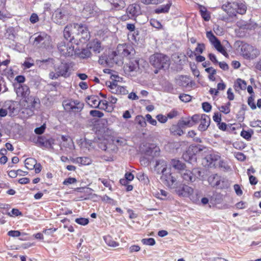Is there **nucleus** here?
I'll return each mask as SVG.
<instances>
[{
	"instance_id": "58836bf2",
	"label": "nucleus",
	"mask_w": 261,
	"mask_h": 261,
	"mask_svg": "<svg viewBox=\"0 0 261 261\" xmlns=\"http://www.w3.org/2000/svg\"><path fill=\"white\" fill-rule=\"evenodd\" d=\"M171 5V4L170 3H169L165 5H162L160 7L156 9L155 12L157 14L167 13L169 11Z\"/></svg>"
},
{
	"instance_id": "052dcab7",
	"label": "nucleus",
	"mask_w": 261,
	"mask_h": 261,
	"mask_svg": "<svg viewBox=\"0 0 261 261\" xmlns=\"http://www.w3.org/2000/svg\"><path fill=\"white\" fill-rule=\"evenodd\" d=\"M101 199L102 201H105L110 204H115V203L116 202L115 201H114L113 199L109 197L107 195H103Z\"/></svg>"
},
{
	"instance_id": "423d86ee",
	"label": "nucleus",
	"mask_w": 261,
	"mask_h": 261,
	"mask_svg": "<svg viewBox=\"0 0 261 261\" xmlns=\"http://www.w3.org/2000/svg\"><path fill=\"white\" fill-rule=\"evenodd\" d=\"M69 65L67 63H61L58 66H55V71L49 74V77L52 80L57 79L60 76L67 77L69 76Z\"/></svg>"
},
{
	"instance_id": "49530a36",
	"label": "nucleus",
	"mask_w": 261,
	"mask_h": 261,
	"mask_svg": "<svg viewBox=\"0 0 261 261\" xmlns=\"http://www.w3.org/2000/svg\"><path fill=\"white\" fill-rule=\"evenodd\" d=\"M247 103L252 110H254L256 109V106L254 102V98L252 95L248 97Z\"/></svg>"
},
{
	"instance_id": "680f3d73",
	"label": "nucleus",
	"mask_w": 261,
	"mask_h": 261,
	"mask_svg": "<svg viewBox=\"0 0 261 261\" xmlns=\"http://www.w3.org/2000/svg\"><path fill=\"white\" fill-rule=\"evenodd\" d=\"M76 182V178L74 177H69L64 180L63 184L65 185H68L70 184H74Z\"/></svg>"
},
{
	"instance_id": "0eeeda50",
	"label": "nucleus",
	"mask_w": 261,
	"mask_h": 261,
	"mask_svg": "<svg viewBox=\"0 0 261 261\" xmlns=\"http://www.w3.org/2000/svg\"><path fill=\"white\" fill-rule=\"evenodd\" d=\"M180 174L186 182H193L196 178L201 176V172L199 168H194L192 171L185 169L180 172Z\"/></svg>"
},
{
	"instance_id": "a18cd8bd",
	"label": "nucleus",
	"mask_w": 261,
	"mask_h": 261,
	"mask_svg": "<svg viewBox=\"0 0 261 261\" xmlns=\"http://www.w3.org/2000/svg\"><path fill=\"white\" fill-rule=\"evenodd\" d=\"M136 176L140 181L145 182L147 180H148L147 175L143 172L138 173Z\"/></svg>"
},
{
	"instance_id": "9d476101",
	"label": "nucleus",
	"mask_w": 261,
	"mask_h": 261,
	"mask_svg": "<svg viewBox=\"0 0 261 261\" xmlns=\"http://www.w3.org/2000/svg\"><path fill=\"white\" fill-rule=\"evenodd\" d=\"M76 36V39L81 40L83 39L85 41L88 40L90 38L89 31L87 27L85 24L82 23H74Z\"/></svg>"
},
{
	"instance_id": "69168bd1",
	"label": "nucleus",
	"mask_w": 261,
	"mask_h": 261,
	"mask_svg": "<svg viewBox=\"0 0 261 261\" xmlns=\"http://www.w3.org/2000/svg\"><path fill=\"white\" fill-rule=\"evenodd\" d=\"M150 24L152 27L157 29H160L162 27L161 23L155 19H151Z\"/></svg>"
},
{
	"instance_id": "774afa93",
	"label": "nucleus",
	"mask_w": 261,
	"mask_h": 261,
	"mask_svg": "<svg viewBox=\"0 0 261 261\" xmlns=\"http://www.w3.org/2000/svg\"><path fill=\"white\" fill-rule=\"evenodd\" d=\"M93 143H94V142L91 140H85V145L86 148H88V150H90V149L94 148Z\"/></svg>"
},
{
	"instance_id": "393cba45",
	"label": "nucleus",
	"mask_w": 261,
	"mask_h": 261,
	"mask_svg": "<svg viewBox=\"0 0 261 261\" xmlns=\"http://www.w3.org/2000/svg\"><path fill=\"white\" fill-rule=\"evenodd\" d=\"M108 1L112 6V9L115 10H121L125 6V0H109Z\"/></svg>"
},
{
	"instance_id": "39448f33",
	"label": "nucleus",
	"mask_w": 261,
	"mask_h": 261,
	"mask_svg": "<svg viewBox=\"0 0 261 261\" xmlns=\"http://www.w3.org/2000/svg\"><path fill=\"white\" fill-rule=\"evenodd\" d=\"M31 39H33V45L38 48H47L50 43V36L45 33L34 34Z\"/></svg>"
},
{
	"instance_id": "f257e3e1",
	"label": "nucleus",
	"mask_w": 261,
	"mask_h": 261,
	"mask_svg": "<svg viewBox=\"0 0 261 261\" xmlns=\"http://www.w3.org/2000/svg\"><path fill=\"white\" fill-rule=\"evenodd\" d=\"M221 8L230 17L236 16L237 14H244L247 10L245 3L238 2H228L222 5Z\"/></svg>"
},
{
	"instance_id": "5701e85b",
	"label": "nucleus",
	"mask_w": 261,
	"mask_h": 261,
	"mask_svg": "<svg viewBox=\"0 0 261 261\" xmlns=\"http://www.w3.org/2000/svg\"><path fill=\"white\" fill-rule=\"evenodd\" d=\"M132 48V46L126 44H119L117 47V51L123 57H127L130 55Z\"/></svg>"
},
{
	"instance_id": "79ce46f5",
	"label": "nucleus",
	"mask_w": 261,
	"mask_h": 261,
	"mask_svg": "<svg viewBox=\"0 0 261 261\" xmlns=\"http://www.w3.org/2000/svg\"><path fill=\"white\" fill-rule=\"evenodd\" d=\"M104 240L106 244L111 247H117L118 246V243L112 239V238L108 236L104 237Z\"/></svg>"
},
{
	"instance_id": "4c0bfd02",
	"label": "nucleus",
	"mask_w": 261,
	"mask_h": 261,
	"mask_svg": "<svg viewBox=\"0 0 261 261\" xmlns=\"http://www.w3.org/2000/svg\"><path fill=\"white\" fill-rule=\"evenodd\" d=\"M160 153V149L159 147L155 146L153 148H149V150L146 152V154L152 156L153 158L159 156Z\"/></svg>"
},
{
	"instance_id": "aec40b11",
	"label": "nucleus",
	"mask_w": 261,
	"mask_h": 261,
	"mask_svg": "<svg viewBox=\"0 0 261 261\" xmlns=\"http://www.w3.org/2000/svg\"><path fill=\"white\" fill-rule=\"evenodd\" d=\"M167 162L164 159H158L155 161V164L154 166V170L158 174L167 171Z\"/></svg>"
},
{
	"instance_id": "2eb2a0df",
	"label": "nucleus",
	"mask_w": 261,
	"mask_h": 261,
	"mask_svg": "<svg viewBox=\"0 0 261 261\" xmlns=\"http://www.w3.org/2000/svg\"><path fill=\"white\" fill-rule=\"evenodd\" d=\"M15 89L17 96L20 97L22 99H24L27 101L26 99L30 93L29 87L25 85L18 84V87L17 86L15 87Z\"/></svg>"
},
{
	"instance_id": "e2e57ef3",
	"label": "nucleus",
	"mask_w": 261,
	"mask_h": 261,
	"mask_svg": "<svg viewBox=\"0 0 261 261\" xmlns=\"http://www.w3.org/2000/svg\"><path fill=\"white\" fill-rule=\"evenodd\" d=\"M146 120L150 123L151 125L155 126L157 124L156 120L153 119L150 114H147L146 115Z\"/></svg>"
},
{
	"instance_id": "37998d69",
	"label": "nucleus",
	"mask_w": 261,
	"mask_h": 261,
	"mask_svg": "<svg viewBox=\"0 0 261 261\" xmlns=\"http://www.w3.org/2000/svg\"><path fill=\"white\" fill-rule=\"evenodd\" d=\"M141 2L145 5H157L162 3L164 0H140Z\"/></svg>"
},
{
	"instance_id": "f03ea898",
	"label": "nucleus",
	"mask_w": 261,
	"mask_h": 261,
	"mask_svg": "<svg viewBox=\"0 0 261 261\" xmlns=\"http://www.w3.org/2000/svg\"><path fill=\"white\" fill-rule=\"evenodd\" d=\"M236 46L240 50L241 55L246 59L253 60L259 56V50L250 44L243 41H237Z\"/></svg>"
},
{
	"instance_id": "13d9d810",
	"label": "nucleus",
	"mask_w": 261,
	"mask_h": 261,
	"mask_svg": "<svg viewBox=\"0 0 261 261\" xmlns=\"http://www.w3.org/2000/svg\"><path fill=\"white\" fill-rule=\"evenodd\" d=\"M190 118L192 120V122L193 123V125H194L199 122H200L201 120V115L195 114Z\"/></svg>"
},
{
	"instance_id": "bf43d9fd",
	"label": "nucleus",
	"mask_w": 261,
	"mask_h": 261,
	"mask_svg": "<svg viewBox=\"0 0 261 261\" xmlns=\"http://www.w3.org/2000/svg\"><path fill=\"white\" fill-rule=\"evenodd\" d=\"M205 49V45L203 43H198L195 51L199 54H202Z\"/></svg>"
},
{
	"instance_id": "0e129e2a",
	"label": "nucleus",
	"mask_w": 261,
	"mask_h": 261,
	"mask_svg": "<svg viewBox=\"0 0 261 261\" xmlns=\"http://www.w3.org/2000/svg\"><path fill=\"white\" fill-rule=\"evenodd\" d=\"M157 120L161 123H164L167 121V117L162 114H159L156 116Z\"/></svg>"
},
{
	"instance_id": "4468645a",
	"label": "nucleus",
	"mask_w": 261,
	"mask_h": 261,
	"mask_svg": "<svg viewBox=\"0 0 261 261\" xmlns=\"http://www.w3.org/2000/svg\"><path fill=\"white\" fill-rule=\"evenodd\" d=\"M220 159V156L215 153H211L206 155L203 160V163L205 164V166L210 167H215L217 163Z\"/></svg>"
},
{
	"instance_id": "7ed1b4c3",
	"label": "nucleus",
	"mask_w": 261,
	"mask_h": 261,
	"mask_svg": "<svg viewBox=\"0 0 261 261\" xmlns=\"http://www.w3.org/2000/svg\"><path fill=\"white\" fill-rule=\"evenodd\" d=\"M175 192L180 196L189 197L193 202L199 201L200 195L197 190L194 189L185 184H180L179 186H175Z\"/></svg>"
},
{
	"instance_id": "5fc2aeb1",
	"label": "nucleus",
	"mask_w": 261,
	"mask_h": 261,
	"mask_svg": "<svg viewBox=\"0 0 261 261\" xmlns=\"http://www.w3.org/2000/svg\"><path fill=\"white\" fill-rule=\"evenodd\" d=\"M98 147L102 150L109 151V144H107L106 142H101L98 144Z\"/></svg>"
},
{
	"instance_id": "864d4df0",
	"label": "nucleus",
	"mask_w": 261,
	"mask_h": 261,
	"mask_svg": "<svg viewBox=\"0 0 261 261\" xmlns=\"http://www.w3.org/2000/svg\"><path fill=\"white\" fill-rule=\"evenodd\" d=\"M90 48L95 53H100L101 50L100 43L96 42L93 44V46H91Z\"/></svg>"
},
{
	"instance_id": "473e14b6",
	"label": "nucleus",
	"mask_w": 261,
	"mask_h": 261,
	"mask_svg": "<svg viewBox=\"0 0 261 261\" xmlns=\"http://www.w3.org/2000/svg\"><path fill=\"white\" fill-rule=\"evenodd\" d=\"M37 161L32 158H27L25 160V166L29 170H33L35 167Z\"/></svg>"
},
{
	"instance_id": "ddd939ff",
	"label": "nucleus",
	"mask_w": 261,
	"mask_h": 261,
	"mask_svg": "<svg viewBox=\"0 0 261 261\" xmlns=\"http://www.w3.org/2000/svg\"><path fill=\"white\" fill-rule=\"evenodd\" d=\"M210 185L213 187L223 189L225 188V181L221 180V177L217 174L211 175L208 178Z\"/></svg>"
},
{
	"instance_id": "72a5a7b5",
	"label": "nucleus",
	"mask_w": 261,
	"mask_h": 261,
	"mask_svg": "<svg viewBox=\"0 0 261 261\" xmlns=\"http://www.w3.org/2000/svg\"><path fill=\"white\" fill-rule=\"evenodd\" d=\"M182 127L179 125L178 122L177 125H173L170 128L171 132L174 135H177L178 136H181L184 134V131L182 130Z\"/></svg>"
},
{
	"instance_id": "2f4dec72",
	"label": "nucleus",
	"mask_w": 261,
	"mask_h": 261,
	"mask_svg": "<svg viewBox=\"0 0 261 261\" xmlns=\"http://www.w3.org/2000/svg\"><path fill=\"white\" fill-rule=\"evenodd\" d=\"M198 6L200 9L199 12L202 18L205 21H208L211 18V16L206 8L200 4H198Z\"/></svg>"
},
{
	"instance_id": "e433bc0d",
	"label": "nucleus",
	"mask_w": 261,
	"mask_h": 261,
	"mask_svg": "<svg viewBox=\"0 0 261 261\" xmlns=\"http://www.w3.org/2000/svg\"><path fill=\"white\" fill-rule=\"evenodd\" d=\"M82 13L83 17L88 18L94 13V11L89 6H86L84 8Z\"/></svg>"
},
{
	"instance_id": "dca6fc26",
	"label": "nucleus",
	"mask_w": 261,
	"mask_h": 261,
	"mask_svg": "<svg viewBox=\"0 0 261 261\" xmlns=\"http://www.w3.org/2000/svg\"><path fill=\"white\" fill-rule=\"evenodd\" d=\"M197 149H198L199 151L202 150L200 148H198V146L193 147L192 148L190 147L187 151L183 154V158L185 161L190 163L196 161V157L195 151Z\"/></svg>"
},
{
	"instance_id": "4d7b16f0",
	"label": "nucleus",
	"mask_w": 261,
	"mask_h": 261,
	"mask_svg": "<svg viewBox=\"0 0 261 261\" xmlns=\"http://www.w3.org/2000/svg\"><path fill=\"white\" fill-rule=\"evenodd\" d=\"M202 107L203 111L207 113L210 112L212 109V106L207 102H203Z\"/></svg>"
},
{
	"instance_id": "3c124183",
	"label": "nucleus",
	"mask_w": 261,
	"mask_h": 261,
	"mask_svg": "<svg viewBox=\"0 0 261 261\" xmlns=\"http://www.w3.org/2000/svg\"><path fill=\"white\" fill-rule=\"evenodd\" d=\"M91 52L88 49H83L80 54V56L82 58H86L89 57Z\"/></svg>"
},
{
	"instance_id": "603ef678",
	"label": "nucleus",
	"mask_w": 261,
	"mask_h": 261,
	"mask_svg": "<svg viewBox=\"0 0 261 261\" xmlns=\"http://www.w3.org/2000/svg\"><path fill=\"white\" fill-rule=\"evenodd\" d=\"M241 136L247 140H249L252 136V134L248 131L243 130L241 133Z\"/></svg>"
},
{
	"instance_id": "c03bdc74",
	"label": "nucleus",
	"mask_w": 261,
	"mask_h": 261,
	"mask_svg": "<svg viewBox=\"0 0 261 261\" xmlns=\"http://www.w3.org/2000/svg\"><path fill=\"white\" fill-rule=\"evenodd\" d=\"M142 242L144 245H154L155 244V240L153 238L143 239L142 240Z\"/></svg>"
},
{
	"instance_id": "f8f14e48",
	"label": "nucleus",
	"mask_w": 261,
	"mask_h": 261,
	"mask_svg": "<svg viewBox=\"0 0 261 261\" xmlns=\"http://www.w3.org/2000/svg\"><path fill=\"white\" fill-rule=\"evenodd\" d=\"M161 179L162 182L170 188H174L176 185V179L173 177L170 172L162 173Z\"/></svg>"
},
{
	"instance_id": "338daca9",
	"label": "nucleus",
	"mask_w": 261,
	"mask_h": 261,
	"mask_svg": "<svg viewBox=\"0 0 261 261\" xmlns=\"http://www.w3.org/2000/svg\"><path fill=\"white\" fill-rule=\"evenodd\" d=\"M46 126L45 124L42 125L39 127H37L35 129V133L38 135L43 134L45 129Z\"/></svg>"
},
{
	"instance_id": "bb28decb",
	"label": "nucleus",
	"mask_w": 261,
	"mask_h": 261,
	"mask_svg": "<svg viewBox=\"0 0 261 261\" xmlns=\"http://www.w3.org/2000/svg\"><path fill=\"white\" fill-rule=\"evenodd\" d=\"M125 70L127 72H133L137 71L139 69V62L138 60H135L134 61L130 62L128 64L124 66Z\"/></svg>"
},
{
	"instance_id": "7c9ffc66",
	"label": "nucleus",
	"mask_w": 261,
	"mask_h": 261,
	"mask_svg": "<svg viewBox=\"0 0 261 261\" xmlns=\"http://www.w3.org/2000/svg\"><path fill=\"white\" fill-rule=\"evenodd\" d=\"M178 124H179V125L182 127L185 126L190 127L194 126L193 123L192 122L190 117L181 118L178 121Z\"/></svg>"
},
{
	"instance_id": "cd10ccee",
	"label": "nucleus",
	"mask_w": 261,
	"mask_h": 261,
	"mask_svg": "<svg viewBox=\"0 0 261 261\" xmlns=\"http://www.w3.org/2000/svg\"><path fill=\"white\" fill-rule=\"evenodd\" d=\"M87 103L93 108H97L99 107L100 101L99 98L95 95H91L88 96L87 98Z\"/></svg>"
},
{
	"instance_id": "9b49d317",
	"label": "nucleus",
	"mask_w": 261,
	"mask_h": 261,
	"mask_svg": "<svg viewBox=\"0 0 261 261\" xmlns=\"http://www.w3.org/2000/svg\"><path fill=\"white\" fill-rule=\"evenodd\" d=\"M58 48L62 55L64 56H72L74 54V46L71 43L67 44L64 42L58 44Z\"/></svg>"
},
{
	"instance_id": "8fccbe9b",
	"label": "nucleus",
	"mask_w": 261,
	"mask_h": 261,
	"mask_svg": "<svg viewBox=\"0 0 261 261\" xmlns=\"http://www.w3.org/2000/svg\"><path fill=\"white\" fill-rule=\"evenodd\" d=\"M90 114L94 117L101 118L103 116V113L98 110H91Z\"/></svg>"
},
{
	"instance_id": "b1692460",
	"label": "nucleus",
	"mask_w": 261,
	"mask_h": 261,
	"mask_svg": "<svg viewBox=\"0 0 261 261\" xmlns=\"http://www.w3.org/2000/svg\"><path fill=\"white\" fill-rule=\"evenodd\" d=\"M127 16L129 18H132L133 17L139 15L140 13V8L138 6L131 5H129L126 10Z\"/></svg>"
},
{
	"instance_id": "09e8293b",
	"label": "nucleus",
	"mask_w": 261,
	"mask_h": 261,
	"mask_svg": "<svg viewBox=\"0 0 261 261\" xmlns=\"http://www.w3.org/2000/svg\"><path fill=\"white\" fill-rule=\"evenodd\" d=\"M179 98L183 102H188L191 100V96L187 94H182L179 96Z\"/></svg>"
},
{
	"instance_id": "c9c22d12",
	"label": "nucleus",
	"mask_w": 261,
	"mask_h": 261,
	"mask_svg": "<svg viewBox=\"0 0 261 261\" xmlns=\"http://www.w3.org/2000/svg\"><path fill=\"white\" fill-rule=\"evenodd\" d=\"M246 82L241 79H237V82L234 84L236 90H239L240 89L245 90L246 88Z\"/></svg>"
},
{
	"instance_id": "a878e982",
	"label": "nucleus",
	"mask_w": 261,
	"mask_h": 261,
	"mask_svg": "<svg viewBox=\"0 0 261 261\" xmlns=\"http://www.w3.org/2000/svg\"><path fill=\"white\" fill-rule=\"evenodd\" d=\"M71 161L75 164H79L81 165H88L91 163V159L88 157H77L72 158Z\"/></svg>"
},
{
	"instance_id": "4be33fe9",
	"label": "nucleus",
	"mask_w": 261,
	"mask_h": 261,
	"mask_svg": "<svg viewBox=\"0 0 261 261\" xmlns=\"http://www.w3.org/2000/svg\"><path fill=\"white\" fill-rule=\"evenodd\" d=\"M18 106L17 102L13 101H9L6 104L7 110L9 111V116L15 115L19 111L20 108H18Z\"/></svg>"
},
{
	"instance_id": "1a4fd4ad",
	"label": "nucleus",
	"mask_w": 261,
	"mask_h": 261,
	"mask_svg": "<svg viewBox=\"0 0 261 261\" xmlns=\"http://www.w3.org/2000/svg\"><path fill=\"white\" fill-rule=\"evenodd\" d=\"M206 37L214 47L223 56L227 57L228 56L225 47L221 44L220 41L214 35L212 31L206 32Z\"/></svg>"
},
{
	"instance_id": "f3484780",
	"label": "nucleus",
	"mask_w": 261,
	"mask_h": 261,
	"mask_svg": "<svg viewBox=\"0 0 261 261\" xmlns=\"http://www.w3.org/2000/svg\"><path fill=\"white\" fill-rule=\"evenodd\" d=\"M65 17V11L63 8H58L55 11L52 16L53 21L58 24L63 23Z\"/></svg>"
},
{
	"instance_id": "c85d7f7f",
	"label": "nucleus",
	"mask_w": 261,
	"mask_h": 261,
	"mask_svg": "<svg viewBox=\"0 0 261 261\" xmlns=\"http://www.w3.org/2000/svg\"><path fill=\"white\" fill-rule=\"evenodd\" d=\"M171 166L175 169L177 170L180 171V172L184 170L186 166L185 163L181 162L179 160L173 159L171 162Z\"/></svg>"
},
{
	"instance_id": "f704fd0d",
	"label": "nucleus",
	"mask_w": 261,
	"mask_h": 261,
	"mask_svg": "<svg viewBox=\"0 0 261 261\" xmlns=\"http://www.w3.org/2000/svg\"><path fill=\"white\" fill-rule=\"evenodd\" d=\"M4 37L8 39L13 40L15 38L14 29L12 27H9L4 34Z\"/></svg>"
},
{
	"instance_id": "a211bd4d",
	"label": "nucleus",
	"mask_w": 261,
	"mask_h": 261,
	"mask_svg": "<svg viewBox=\"0 0 261 261\" xmlns=\"http://www.w3.org/2000/svg\"><path fill=\"white\" fill-rule=\"evenodd\" d=\"M74 28V24L67 25L64 30V36L67 40L71 41L75 37L76 38Z\"/></svg>"
},
{
	"instance_id": "c756f323",
	"label": "nucleus",
	"mask_w": 261,
	"mask_h": 261,
	"mask_svg": "<svg viewBox=\"0 0 261 261\" xmlns=\"http://www.w3.org/2000/svg\"><path fill=\"white\" fill-rule=\"evenodd\" d=\"M110 88L112 89H115L116 93L117 94L125 95L128 92L125 87L118 86L115 83L111 84Z\"/></svg>"
},
{
	"instance_id": "412c9836",
	"label": "nucleus",
	"mask_w": 261,
	"mask_h": 261,
	"mask_svg": "<svg viewBox=\"0 0 261 261\" xmlns=\"http://www.w3.org/2000/svg\"><path fill=\"white\" fill-rule=\"evenodd\" d=\"M211 122L210 118L205 114L201 115L200 124L198 127V130L201 132L206 130L209 126Z\"/></svg>"
},
{
	"instance_id": "6e6552de",
	"label": "nucleus",
	"mask_w": 261,
	"mask_h": 261,
	"mask_svg": "<svg viewBox=\"0 0 261 261\" xmlns=\"http://www.w3.org/2000/svg\"><path fill=\"white\" fill-rule=\"evenodd\" d=\"M64 109L68 112H80L84 108V103L77 100L67 99L63 102Z\"/></svg>"
},
{
	"instance_id": "20e7f679",
	"label": "nucleus",
	"mask_w": 261,
	"mask_h": 261,
	"mask_svg": "<svg viewBox=\"0 0 261 261\" xmlns=\"http://www.w3.org/2000/svg\"><path fill=\"white\" fill-rule=\"evenodd\" d=\"M150 63L156 69H167L169 66L170 60L168 56L156 53L150 57Z\"/></svg>"
},
{
	"instance_id": "ea45409f",
	"label": "nucleus",
	"mask_w": 261,
	"mask_h": 261,
	"mask_svg": "<svg viewBox=\"0 0 261 261\" xmlns=\"http://www.w3.org/2000/svg\"><path fill=\"white\" fill-rule=\"evenodd\" d=\"M112 143L114 144H115L117 146V145L123 146L126 144V140L122 138H113Z\"/></svg>"
},
{
	"instance_id": "6e6d98bb",
	"label": "nucleus",
	"mask_w": 261,
	"mask_h": 261,
	"mask_svg": "<svg viewBox=\"0 0 261 261\" xmlns=\"http://www.w3.org/2000/svg\"><path fill=\"white\" fill-rule=\"evenodd\" d=\"M61 139L63 142H68L69 141L68 145L66 147L71 148L72 146H73V143L70 138H69L67 136H62Z\"/></svg>"
},
{
	"instance_id": "6ab92c4d",
	"label": "nucleus",
	"mask_w": 261,
	"mask_h": 261,
	"mask_svg": "<svg viewBox=\"0 0 261 261\" xmlns=\"http://www.w3.org/2000/svg\"><path fill=\"white\" fill-rule=\"evenodd\" d=\"M34 141L41 147H45L47 148H50L52 144H54V140L51 138L47 139L44 137H38L34 139Z\"/></svg>"
},
{
	"instance_id": "de8ad7c7",
	"label": "nucleus",
	"mask_w": 261,
	"mask_h": 261,
	"mask_svg": "<svg viewBox=\"0 0 261 261\" xmlns=\"http://www.w3.org/2000/svg\"><path fill=\"white\" fill-rule=\"evenodd\" d=\"M75 222L80 225H86L88 224L89 223V220L88 219L85 218H76L75 220Z\"/></svg>"
},
{
	"instance_id": "a19ab883",
	"label": "nucleus",
	"mask_w": 261,
	"mask_h": 261,
	"mask_svg": "<svg viewBox=\"0 0 261 261\" xmlns=\"http://www.w3.org/2000/svg\"><path fill=\"white\" fill-rule=\"evenodd\" d=\"M135 121L141 127H145L146 125L145 118L141 115L137 116Z\"/></svg>"
}]
</instances>
